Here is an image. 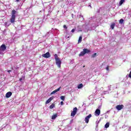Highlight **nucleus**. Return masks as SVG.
I'll return each mask as SVG.
<instances>
[{"mask_svg":"<svg viewBox=\"0 0 131 131\" xmlns=\"http://www.w3.org/2000/svg\"><path fill=\"white\" fill-rule=\"evenodd\" d=\"M96 56H97V53H94V54H93L91 57L92 58H95Z\"/></svg>","mask_w":131,"mask_h":131,"instance_id":"22","label":"nucleus"},{"mask_svg":"<svg viewBox=\"0 0 131 131\" xmlns=\"http://www.w3.org/2000/svg\"><path fill=\"white\" fill-rule=\"evenodd\" d=\"M60 104L61 105H64V102L63 101L60 102Z\"/></svg>","mask_w":131,"mask_h":131,"instance_id":"28","label":"nucleus"},{"mask_svg":"<svg viewBox=\"0 0 131 131\" xmlns=\"http://www.w3.org/2000/svg\"><path fill=\"white\" fill-rule=\"evenodd\" d=\"M63 28H65V29H67V26H66V25H63Z\"/></svg>","mask_w":131,"mask_h":131,"instance_id":"25","label":"nucleus"},{"mask_svg":"<svg viewBox=\"0 0 131 131\" xmlns=\"http://www.w3.org/2000/svg\"><path fill=\"white\" fill-rule=\"evenodd\" d=\"M60 99L61 100H62V101H65V96H61L60 97Z\"/></svg>","mask_w":131,"mask_h":131,"instance_id":"21","label":"nucleus"},{"mask_svg":"<svg viewBox=\"0 0 131 131\" xmlns=\"http://www.w3.org/2000/svg\"><path fill=\"white\" fill-rule=\"evenodd\" d=\"M114 27H115V23H113L112 25H111V28L112 29H114Z\"/></svg>","mask_w":131,"mask_h":131,"instance_id":"16","label":"nucleus"},{"mask_svg":"<svg viewBox=\"0 0 131 131\" xmlns=\"http://www.w3.org/2000/svg\"><path fill=\"white\" fill-rule=\"evenodd\" d=\"M22 80H23V79L22 78H20L19 79V81H22Z\"/></svg>","mask_w":131,"mask_h":131,"instance_id":"30","label":"nucleus"},{"mask_svg":"<svg viewBox=\"0 0 131 131\" xmlns=\"http://www.w3.org/2000/svg\"><path fill=\"white\" fill-rule=\"evenodd\" d=\"M81 41H82V36H80L79 37L78 43H80V42H81Z\"/></svg>","mask_w":131,"mask_h":131,"instance_id":"17","label":"nucleus"},{"mask_svg":"<svg viewBox=\"0 0 131 131\" xmlns=\"http://www.w3.org/2000/svg\"><path fill=\"white\" fill-rule=\"evenodd\" d=\"M106 70H107V71H109V66L106 67Z\"/></svg>","mask_w":131,"mask_h":131,"instance_id":"24","label":"nucleus"},{"mask_svg":"<svg viewBox=\"0 0 131 131\" xmlns=\"http://www.w3.org/2000/svg\"><path fill=\"white\" fill-rule=\"evenodd\" d=\"M58 117V114H55L54 115H52L51 117V119H55Z\"/></svg>","mask_w":131,"mask_h":131,"instance_id":"13","label":"nucleus"},{"mask_svg":"<svg viewBox=\"0 0 131 131\" xmlns=\"http://www.w3.org/2000/svg\"><path fill=\"white\" fill-rule=\"evenodd\" d=\"M76 113H77V107H75L73 108V111L71 113V116L74 117L75 115H76Z\"/></svg>","mask_w":131,"mask_h":131,"instance_id":"3","label":"nucleus"},{"mask_svg":"<svg viewBox=\"0 0 131 131\" xmlns=\"http://www.w3.org/2000/svg\"><path fill=\"white\" fill-rule=\"evenodd\" d=\"M78 89H82V88H83V84L82 83L79 84L77 86Z\"/></svg>","mask_w":131,"mask_h":131,"instance_id":"15","label":"nucleus"},{"mask_svg":"<svg viewBox=\"0 0 131 131\" xmlns=\"http://www.w3.org/2000/svg\"><path fill=\"white\" fill-rule=\"evenodd\" d=\"M91 117H92V114H89L85 118V122L86 123H89V121H90V118H91Z\"/></svg>","mask_w":131,"mask_h":131,"instance_id":"5","label":"nucleus"},{"mask_svg":"<svg viewBox=\"0 0 131 131\" xmlns=\"http://www.w3.org/2000/svg\"><path fill=\"white\" fill-rule=\"evenodd\" d=\"M60 90H61V86H60L58 89L54 90V91H53L52 92H51V95H53V94H56V93H57V92H59V91H60Z\"/></svg>","mask_w":131,"mask_h":131,"instance_id":"10","label":"nucleus"},{"mask_svg":"<svg viewBox=\"0 0 131 131\" xmlns=\"http://www.w3.org/2000/svg\"><path fill=\"white\" fill-rule=\"evenodd\" d=\"M54 58L55 59V63L58 68H61V64L62 63V61H61V60L59 57H58V55L55 54L54 55Z\"/></svg>","mask_w":131,"mask_h":131,"instance_id":"1","label":"nucleus"},{"mask_svg":"<svg viewBox=\"0 0 131 131\" xmlns=\"http://www.w3.org/2000/svg\"><path fill=\"white\" fill-rule=\"evenodd\" d=\"M19 1L20 0H16V1L17 2V3L19 2Z\"/></svg>","mask_w":131,"mask_h":131,"instance_id":"31","label":"nucleus"},{"mask_svg":"<svg viewBox=\"0 0 131 131\" xmlns=\"http://www.w3.org/2000/svg\"><path fill=\"white\" fill-rule=\"evenodd\" d=\"M129 77L130 78H131V71L130 72L129 74Z\"/></svg>","mask_w":131,"mask_h":131,"instance_id":"27","label":"nucleus"},{"mask_svg":"<svg viewBox=\"0 0 131 131\" xmlns=\"http://www.w3.org/2000/svg\"><path fill=\"white\" fill-rule=\"evenodd\" d=\"M124 106L123 104H119L116 106V108L117 110L118 111H120V110H121V109H123Z\"/></svg>","mask_w":131,"mask_h":131,"instance_id":"4","label":"nucleus"},{"mask_svg":"<svg viewBox=\"0 0 131 131\" xmlns=\"http://www.w3.org/2000/svg\"><path fill=\"white\" fill-rule=\"evenodd\" d=\"M109 125H110V123H109V122H107V123L105 124V128H108V127H109Z\"/></svg>","mask_w":131,"mask_h":131,"instance_id":"19","label":"nucleus"},{"mask_svg":"<svg viewBox=\"0 0 131 131\" xmlns=\"http://www.w3.org/2000/svg\"><path fill=\"white\" fill-rule=\"evenodd\" d=\"M16 10L13 9L11 13V17L10 19V21L11 23H14L15 22V20L16 19Z\"/></svg>","mask_w":131,"mask_h":131,"instance_id":"2","label":"nucleus"},{"mask_svg":"<svg viewBox=\"0 0 131 131\" xmlns=\"http://www.w3.org/2000/svg\"><path fill=\"white\" fill-rule=\"evenodd\" d=\"M74 31H75V29H73L72 30H71V32H74Z\"/></svg>","mask_w":131,"mask_h":131,"instance_id":"26","label":"nucleus"},{"mask_svg":"<svg viewBox=\"0 0 131 131\" xmlns=\"http://www.w3.org/2000/svg\"><path fill=\"white\" fill-rule=\"evenodd\" d=\"M42 57L43 58H50L51 57V54H50V52H47L46 53L42 54Z\"/></svg>","mask_w":131,"mask_h":131,"instance_id":"7","label":"nucleus"},{"mask_svg":"<svg viewBox=\"0 0 131 131\" xmlns=\"http://www.w3.org/2000/svg\"><path fill=\"white\" fill-rule=\"evenodd\" d=\"M54 99V97H51L49 98L46 102V104H49V103H51L52 102V100Z\"/></svg>","mask_w":131,"mask_h":131,"instance_id":"8","label":"nucleus"},{"mask_svg":"<svg viewBox=\"0 0 131 131\" xmlns=\"http://www.w3.org/2000/svg\"><path fill=\"white\" fill-rule=\"evenodd\" d=\"M95 115H97L98 116H99V115H100L101 114V110H100L99 109H97L95 111Z\"/></svg>","mask_w":131,"mask_h":131,"instance_id":"9","label":"nucleus"},{"mask_svg":"<svg viewBox=\"0 0 131 131\" xmlns=\"http://www.w3.org/2000/svg\"><path fill=\"white\" fill-rule=\"evenodd\" d=\"M7 50V46L5 45V44H3L1 47H0V51H2L3 52H5Z\"/></svg>","mask_w":131,"mask_h":131,"instance_id":"6","label":"nucleus"},{"mask_svg":"<svg viewBox=\"0 0 131 131\" xmlns=\"http://www.w3.org/2000/svg\"><path fill=\"white\" fill-rule=\"evenodd\" d=\"M11 96H12V93L11 92H9L6 94V98H10Z\"/></svg>","mask_w":131,"mask_h":131,"instance_id":"11","label":"nucleus"},{"mask_svg":"<svg viewBox=\"0 0 131 131\" xmlns=\"http://www.w3.org/2000/svg\"><path fill=\"white\" fill-rule=\"evenodd\" d=\"M50 109H53V108H55V104L54 103H52L50 106Z\"/></svg>","mask_w":131,"mask_h":131,"instance_id":"18","label":"nucleus"},{"mask_svg":"<svg viewBox=\"0 0 131 131\" xmlns=\"http://www.w3.org/2000/svg\"><path fill=\"white\" fill-rule=\"evenodd\" d=\"M83 51H84L85 54H89V53L91 52V51L88 49H84Z\"/></svg>","mask_w":131,"mask_h":131,"instance_id":"12","label":"nucleus"},{"mask_svg":"<svg viewBox=\"0 0 131 131\" xmlns=\"http://www.w3.org/2000/svg\"><path fill=\"white\" fill-rule=\"evenodd\" d=\"M7 72L10 73V72H12V70H8V71H7Z\"/></svg>","mask_w":131,"mask_h":131,"instance_id":"29","label":"nucleus"},{"mask_svg":"<svg viewBox=\"0 0 131 131\" xmlns=\"http://www.w3.org/2000/svg\"><path fill=\"white\" fill-rule=\"evenodd\" d=\"M84 55H85V53H84V51L83 50V51L80 52L79 56V57H81L82 56H84Z\"/></svg>","mask_w":131,"mask_h":131,"instance_id":"14","label":"nucleus"},{"mask_svg":"<svg viewBox=\"0 0 131 131\" xmlns=\"http://www.w3.org/2000/svg\"><path fill=\"white\" fill-rule=\"evenodd\" d=\"M124 2H125V0H121L119 3L120 6H121V5H122V4L124 3Z\"/></svg>","mask_w":131,"mask_h":131,"instance_id":"20","label":"nucleus"},{"mask_svg":"<svg viewBox=\"0 0 131 131\" xmlns=\"http://www.w3.org/2000/svg\"><path fill=\"white\" fill-rule=\"evenodd\" d=\"M83 67V68H84V67H85V66H84Z\"/></svg>","mask_w":131,"mask_h":131,"instance_id":"32","label":"nucleus"},{"mask_svg":"<svg viewBox=\"0 0 131 131\" xmlns=\"http://www.w3.org/2000/svg\"><path fill=\"white\" fill-rule=\"evenodd\" d=\"M123 19H120V20H119V23H120V24H122V23H123Z\"/></svg>","mask_w":131,"mask_h":131,"instance_id":"23","label":"nucleus"}]
</instances>
